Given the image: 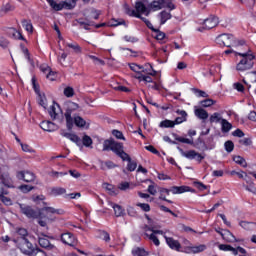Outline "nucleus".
Masks as SVG:
<instances>
[{"mask_svg":"<svg viewBox=\"0 0 256 256\" xmlns=\"http://www.w3.org/2000/svg\"><path fill=\"white\" fill-rule=\"evenodd\" d=\"M19 207L21 213L28 217V219H39V217H41L39 210H35L27 204H19Z\"/></svg>","mask_w":256,"mask_h":256,"instance_id":"obj_7","label":"nucleus"},{"mask_svg":"<svg viewBox=\"0 0 256 256\" xmlns=\"http://www.w3.org/2000/svg\"><path fill=\"white\" fill-rule=\"evenodd\" d=\"M149 7L150 11H160V9H165V7L173 11L175 4H173V0H154Z\"/></svg>","mask_w":256,"mask_h":256,"instance_id":"obj_4","label":"nucleus"},{"mask_svg":"<svg viewBox=\"0 0 256 256\" xmlns=\"http://www.w3.org/2000/svg\"><path fill=\"white\" fill-rule=\"evenodd\" d=\"M218 249H220V251H231V253H233V255H239V253L241 255H247V250H245V248H243L241 246L234 248L233 246H231L229 244H220L218 246Z\"/></svg>","mask_w":256,"mask_h":256,"instance_id":"obj_11","label":"nucleus"},{"mask_svg":"<svg viewBox=\"0 0 256 256\" xmlns=\"http://www.w3.org/2000/svg\"><path fill=\"white\" fill-rule=\"evenodd\" d=\"M112 135L116 137V139H121L122 141H125V136H123V132L119 130H113Z\"/></svg>","mask_w":256,"mask_h":256,"instance_id":"obj_57","label":"nucleus"},{"mask_svg":"<svg viewBox=\"0 0 256 256\" xmlns=\"http://www.w3.org/2000/svg\"><path fill=\"white\" fill-rule=\"evenodd\" d=\"M192 91H193V93L196 94L197 97H204V98L209 97V94H207V92H205L203 90H199L197 88H193Z\"/></svg>","mask_w":256,"mask_h":256,"instance_id":"obj_46","label":"nucleus"},{"mask_svg":"<svg viewBox=\"0 0 256 256\" xmlns=\"http://www.w3.org/2000/svg\"><path fill=\"white\" fill-rule=\"evenodd\" d=\"M147 191L150 195H157V186L155 184L149 185Z\"/></svg>","mask_w":256,"mask_h":256,"instance_id":"obj_63","label":"nucleus"},{"mask_svg":"<svg viewBox=\"0 0 256 256\" xmlns=\"http://www.w3.org/2000/svg\"><path fill=\"white\" fill-rule=\"evenodd\" d=\"M100 167L102 169V171H105V169H115V167H117V165L115 163H113L112 161H106L100 162Z\"/></svg>","mask_w":256,"mask_h":256,"instance_id":"obj_32","label":"nucleus"},{"mask_svg":"<svg viewBox=\"0 0 256 256\" xmlns=\"http://www.w3.org/2000/svg\"><path fill=\"white\" fill-rule=\"evenodd\" d=\"M18 189L22 192V193H29L30 191H33L34 187L30 186V185H21L18 187Z\"/></svg>","mask_w":256,"mask_h":256,"instance_id":"obj_49","label":"nucleus"},{"mask_svg":"<svg viewBox=\"0 0 256 256\" xmlns=\"http://www.w3.org/2000/svg\"><path fill=\"white\" fill-rule=\"evenodd\" d=\"M14 10H15V7L13 5H11V4H6L1 9V11L3 13H9V12L14 11Z\"/></svg>","mask_w":256,"mask_h":256,"instance_id":"obj_59","label":"nucleus"},{"mask_svg":"<svg viewBox=\"0 0 256 256\" xmlns=\"http://www.w3.org/2000/svg\"><path fill=\"white\" fill-rule=\"evenodd\" d=\"M218 45H223L224 47H237V42H235V37L231 34H221L216 38Z\"/></svg>","mask_w":256,"mask_h":256,"instance_id":"obj_8","label":"nucleus"},{"mask_svg":"<svg viewBox=\"0 0 256 256\" xmlns=\"http://www.w3.org/2000/svg\"><path fill=\"white\" fill-rule=\"evenodd\" d=\"M20 49H21L22 53H24L26 59H27L28 61H31V57L29 56V49H27V48L25 47V45H23V44H20Z\"/></svg>","mask_w":256,"mask_h":256,"instance_id":"obj_60","label":"nucleus"},{"mask_svg":"<svg viewBox=\"0 0 256 256\" xmlns=\"http://www.w3.org/2000/svg\"><path fill=\"white\" fill-rule=\"evenodd\" d=\"M126 13L131 17H137L138 19H143L141 15H145L146 17H149V14L151 13V9L149 6L147 7L143 2L138 1L135 3V10H130L126 6Z\"/></svg>","mask_w":256,"mask_h":256,"instance_id":"obj_2","label":"nucleus"},{"mask_svg":"<svg viewBox=\"0 0 256 256\" xmlns=\"http://www.w3.org/2000/svg\"><path fill=\"white\" fill-rule=\"evenodd\" d=\"M15 241H16L18 247L20 248V251H22V253H24L25 255H29V253H31V251H33V244H31V242H29V239L17 238Z\"/></svg>","mask_w":256,"mask_h":256,"instance_id":"obj_9","label":"nucleus"},{"mask_svg":"<svg viewBox=\"0 0 256 256\" xmlns=\"http://www.w3.org/2000/svg\"><path fill=\"white\" fill-rule=\"evenodd\" d=\"M39 245L40 247H43L44 249H48V251H51V249H55V245H53L47 236L39 237Z\"/></svg>","mask_w":256,"mask_h":256,"instance_id":"obj_18","label":"nucleus"},{"mask_svg":"<svg viewBox=\"0 0 256 256\" xmlns=\"http://www.w3.org/2000/svg\"><path fill=\"white\" fill-rule=\"evenodd\" d=\"M164 238L170 249H174V251H179L181 249V243H179V241L167 236H164Z\"/></svg>","mask_w":256,"mask_h":256,"instance_id":"obj_20","label":"nucleus"},{"mask_svg":"<svg viewBox=\"0 0 256 256\" xmlns=\"http://www.w3.org/2000/svg\"><path fill=\"white\" fill-rule=\"evenodd\" d=\"M209 121L210 123H221V121H223V118H221V114L215 112L210 116Z\"/></svg>","mask_w":256,"mask_h":256,"instance_id":"obj_40","label":"nucleus"},{"mask_svg":"<svg viewBox=\"0 0 256 256\" xmlns=\"http://www.w3.org/2000/svg\"><path fill=\"white\" fill-rule=\"evenodd\" d=\"M176 141H179V143H185L186 145H193V140L189 138L177 137Z\"/></svg>","mask_w":256,"mask_h":256,"instance_id":"obj_56","label":"nucleus"},{"mask_svg":"<svg viewBox=\"0 0 256 256\" xmlns=\"http://www.w3.org/2000/svg\"><path fill=\"white\" fill-rule=\"evenodd\" d=\"M22 27H24L27 33H33V23H31V20H23Z\"/></svg>","mask_w":256,"mask_h":256,"instance_id":"obj_36","label":"nucleus"},{"mask_svg":"<svg viewBox=\"0 0 256 256\" xmlns=\"http://www.w3.org/2000/svg\"><path fill=\"white\" fill-rule=\"evenodd\" d=\"M62 137H66V139H69L72 143H76V145H81V138L76 134L63 132Z\"/></svg>","mask_w":256,"mask_h":256,"instance_id":"obj_22","label":"nucleus"},{"mask_svg":"<svg viewBox=\"0 0 256 256\" xmlns=\"http://www.w3.org/2000/svg\"><path fill=\"white\" fill-rule=\"evenodd\" d=\"M224 147L227 151V153H231L233 149H235V144H233V141L228 140L225 142Z\"/></svg>","mask_w":256,"mask_h":256,"instance_id":"obj_42","label":"nucleus"},{"mask_svg":"<svg viewBox=\"0 0 256 256\" xmlns=\"http://www.w3.org/2000/svg\"><path fill=\"white\" fill-rule=\"evenodd\" d=\"M41 129H43V131H48L49 133L53 132V131H57V125H55V123L51 122V121H43L40 124Z\"/></svg>","mask_w":256,"mask_h":256,"instance_id":"obj_19","label":"nucleus"},{"mask_svg":"<svg viewBox=\"0 0 256 256\" xmlns=\"http://www.w3.org/2000/svg\"><path fill=\"white\" fill-rule=\"evenodd\" d=\"M61 240L63 243H65V245H69L70 247H73V245L76 243L75 236H73V234L70 232L62 234Z\"/></svg>","mask_w":256,"mask_h":256,"instance_id":"obj_15","label":"nucleus"},{"mask_svg":"<svg viewBox=\"0 0 256 256\" xmlns=\"http://www.w3.org/2000/svg\"><path fill=\"white\" fill-rule=\"evenodd\" d=\"M132 255L133 256H147L148 254H147V251H145V249L136 247L132 250Z\"/></svg>","mask_w":256,"mask_h":256,"instance_id":"obj_39","label":"nucleus"},{"mask_svg":"<svg viewBox=\"0 0 256 256\" xmlns=\"http://www.w3.org/2000/svg\"><path fill=\"white\" fill-rule=\"evenodd\" d=\"M244 49L246 50L245 52H238L239 57H242V59L236 65V71H239L240 73H244V71H249L253 69V61H255V55L251 53V49L249 48V46L245 45Z\"/></svg>","mask_w":256,"mask_h":256,"instance_id":"obj_1","label":"nucleus"},{"mask_svg":"<svg viewBox=\"0 0 256 256\" xmlns=\"http://www.w3.org/2000/svg\"><path fill=\"white\" fill-rule=\"evenodd\" d=\"M39 220H38V224L40 227H47V217L45 216H38Z\"/></svg>","mask_w":256,"mask_h":256,"instance_id":"obj_58","label":"nucleus"},{"mask_svg":"<svg viewBox=\"0 0 256 256\" xmlns=\"http://www.w3.org/2000/svg\"><path fill=\"white\" fill-rule=\"evenodd\" d=\"M18 179H22L26 183H33L35 181L36 177L33 172L30 171H21L17 174Z\"/></svg>","mask_w":256,"mask_h":256,"instance_id":"obj_13","label":"nucleus"},{"mask_svg":"<svg viewBox=\"0 0 256 256\" xmlns=\"http://www.w3.org/2000/svg\"><path fill=\"white\" fill-rule=\"evenodd\" d=\"M109 205H111V207L114 209L115 217H121L123 213H125V210H123V207H121L119 204L109 202Z\"/></svg>","mask_w":256,"mask_h":256,"instance_id":"obj_27","label":"nucleus"},{"mask_svg":"<svg viewBox=\"0 0 256 256\" xmlns=\"http://www.w3.org/2000/svg\"><path fill=\"white\" fill-rule=\"evenodd\" d=\"M135 169H137V162L133 160H128L127 170L133 172L135 171Z\"/></svg>","mask_w":256,"mask_h":256,"instance_id":"obj_51","label":"nucleus"},{"mask_svg":"<svg viewBox=\"0 0 256 256\" xmlns=\"http://www.w3.org/2000/svg\"><path fill=\"white\" fill-rule=\"evenodd\" d=\"M65 193H67V190L63 187H52L50 189V195H53L54 197L65 195Z\"/></svg>","mask_w":256,"mask_h":256,"instance_id":"obj_28","label":"nucleus"},{"mask_svg":"<svg viewBox=\"0 0 256 256\" xmlns=\"http://www.w3.org/2000/svg\"><path fill=\"white\" fill-rule=\"evenodd\" d=\"M221 125H222V133H229L233 127V125H231V123H229V121L225 119H222Z\"/></svg>","mask_w":256,"mask_h":256,"instance_id":"obj_34","label":"nucleus"},{"mask_svg":"<svg viewBox=\"0 0 256 256\" xmlns=\"http://www.w3.org/2000/svg\"><path fill=\"white\" fill-rule=\"evenodd\" d=\"M72 119H73V124H75L76 127L83 128L85 127V125H87V121H85V119H83V117L81 116L74 115Z\"/></svg>","mask_w":256,"mask_h":256,"instance_id":"obj_26","label":"nucleus"},{"mask_svg":"<svg viewBox=\"0 0 256 256\" xmlns=\"http://www.w3.org/2000/svg\"><path fill=\"white\" fill-rule=\"evenodd\" d=\"M79 109V104L69 101L66 103V112L64 114V117L66 119V126L69 131L73 129V112L77 111Z\"/></svg>","mask_w":256,"mask_h":256,"instance_id":"obj_3","label":"nucleus"},{"mask_svg":"<svg viewBox=\"0 0 256 256\" xmlns=\"http://www.w3.org/2000/svg\"><path fill=\"white\" fill-rule=\"evenodd\" d=\"M40 211V217H46V219H49V215H55V213H59V210L53 208V207H43L42 209H39Z\"/></svg>","mask_w":256,"mask_h":256,"instance_id":"obj_16","label":"nucleus"},{"mask_svg":"<svg viewBox=\"0 0 256 256\" xmlns=\"http://www.w3.org/2000/svg\"><path fill=\"white\" fill-rule=\"evenodd\" d=\"M32 201H34L36 205H45V197L43 195H33Z\"/></svg>","mask_w":256,"mask_h":256,"instance_id":"obj_38","label":"nucleus"},{"mask_svg":"<svg viewBox=\"0 0 256 256\" xmlns=\"http://www.w3.org/2000/svg\"><path fill=\"white\" fill-rule=\"evenodd\" d=\"M136 207H140V209L145 213H149V211H151V206L147 203H137Z\"/></svg>","mask_w":256,"mask_h":256,"instance_id":"obj_44","label":"nucleus"},{"mask_svg":"<svg viewBox=\"0 0 256 256\" xmlns=\"http://www.w3.org/2000/svg\"><path fill=\"white\" fill-rule=\"evenodd\" d=\"M160 127L173 128L175 127V123L174 121H171V120H164L160 123Z\"/></svg>","mask_w":256,"mask_h":256,"instance_id":"obj_45","label":"nucleus"},{"mask_svg":"<svg viewBox=\"0 0 256 256\" xmlns=\"http://www.w3.org/2000/svg\"><path fill=\"white\" fill-rule=\"evenodd\" d=\"M17 233V239H27L29 233L27 232V229L25 228H18L16 230Z\"/></svg>","mask_w":256,"mask_h":256,"instance_id":"obj_37","label":"nucleus"},{"mask_svg":"<svg viewBox=\"0 0 256 256\" xmlns=\"http://www.w3.org/2000/svg\"><path fill=\"white\" fill-rule=\"evenodd\" d=\"M188 191H191V188H189L188 186H173L172 188H170V193H173V195L187 193Z\"/></svg>","mask_w":256,"mask_h":256,"instance_id":"obj_21","label":"nucleus"},{"mask_svg":"<svg viewBox=\"0 0 256 256\" xmlns=\"http://www.w3.org/2000/svg\"><path fill=\"white\" fill-rule=\"evenodd\" d=\"M158 17L160 19V25H165V23H167V21L171 19V12H167L164 10L159 13Z\"/></svg>","mask_w":256,"mask_h":256,"instance_id":"obj_25","label":"nucleus"},{"mask_svg":"<svg viewBox=\"0 0 256 256\" xmlns=\"http://www.w3.org/2000/svg\"><path fill=\"white\" fill-rule=\"evenodd\" d=\"M194 113H195L196 117H198V119H202L203 121H205V119L209 118V113L206 112V110L203 108H196Z\"/></svg>","mask_w":256,"mask_h":256,"instance_id":"obj_24","label":"nucleus"},{"mask_svg":"<svg viewBox=\"0 0 256 256\" xmlns=\"http://www.w3.org/2000/svg\"><path fill=\"white\" fill-rule=\"evenodd\" d=\"M0 47H2V49H7V47H9V40L4 37H0Z\"/></svg>","mask_w":256,"mask_h":256,"instance_id":"obj_61","label":"nucleus"},{"mask_svg":"<svg viewBox=\"0 0 256 256\" xmlns=\"http://www.w3.org/2000/svg\"><path fill=\"white\" fill-rule=\"evenodd\" d=\"M140 19H141V21H143L145 23V25L148 27V29H151V31H157V29H155L153 27V24L149 20H147V18L143 17Z\"/></svg>","mask_w":256,"mask_h":256,"instance_id":"obj_62","label":"nucleus"},{"mask_svg":"<svg viewBox=\"0 0 256 256\" xmlns=\"http://www.w3.org/2000/svg\"><path fill=\"white\" fill-rule=\"evenodd\" d=\"M159 193H160L159 199H161L162 201H167V203H172L171 200H167V198L165 197V195H169L171 193V189L160 188Z\"/></svg>","mask_w":256,"mask_h":256,"instance_id":"obj_31","label":"nucleus"},{"mask_svg":"<svg viewBox=\"0 0 256 256\" xmlns=\"http://www.w3.org/2000/svg\"><path fill=\"white\" fill-rule=\"evenodd\" d=\"M40 70L42 71V73H48L46 75L47 79H49L50 81H55V78L54 77H51L53 71L51 70V67H49L48 65H41L40 66Z\"/></svg>","mask_w":256,"mask_h":256,"instance_id":"obj_29","label":"nucleus"},{"mask_svg":"<svg viewBox=\"0 0 256 256\" xmlns=\"http://www.w3.org/2000/svg\"><path fill=\"white\" fill-rule=\"evenodd\" d=\"M88 57L94 61L95 65H105V61L99 59L97 56L89 55Z\"/></svg>","mask_w":256,"mask_h":256,"instance_id":"obj_55","label":"nucleus"},{"mask_svg":"<svg viewBox=\"0 0 256 256\" xmlns=\"http://www.w3.org/2000/svg\"><path fill=\"white\" fill-rule=\"evenodd\" d=\"M203 25H204V27L196 28V31L203 33V31H205V29H214V27H217V25H219V18H217L215 16H210L209 18H207L203 21Z\"/></svg>","mask_w":256,"mask_h":256,"instance_id":"obj_10","label":"nucleus"},{"mask_svg":"<svg viewBox=\"0 0 256 256\" xmlns=\"http://www.w3.org/2000/svg\"><path fill=\"white\" fill-rule=\"evenodd\" d=\"M82 143L84 147H91L93 145V139L90 136L84 135L82 138Z\"/></svg>","mask_w":256,"mask_h":256,"instance_id":"obj_41","label":"nucleus"},{"mask_svg":"<svg viewBox=\"0 0 256 256\" xmlns=\"http://www.w3.org/2000/svg\"><path fill=\"white\" fill-rule=\"evenodd\" d=\"M221 237L224 239V241H226L227 243H238V240L235 235H233V233H231V231L229 230H225L224 233H220Z\"/></svg>","mask_w":256,"mask_h":256,"instance_id":"obj_17","label":"nucleus"},{"mask_svg":"<svg viewBox=\"0 0 256 256\" xmlns=\"http://www.w3.org/2000/svg\"><path fill=\"white\" fill-rule=\"evenodd\" d=\"M234 161L238 165H242V167H247V162H245V159H243V157L241 156L234 157Z\"/></svg>","mask_w":256,"mask_h":256,"instance_id":"obj_53","label":"nucleus"},{"mask_svg":"<svg viewBox=\"0 0 256 256\" xmlns=\"http://www.w3.org/2000/svg\"><path fill=\"white\" fill-rule=\"evenodd\" d=\"M131 71H134V73H147V69H145V67L136 64V63H132L129 65Z\"/></svg>","mask_w":256,"mask_h":256,"instance_id":"obj_30","label":"nucleus"},{"mask_svg":"<svg viewBox=\"0 0 256 256\" xmlns=\"http://www.w3.org/2000/svg\"><path fill=\"white\" fill-rule=\"evenodd\" d=\"M207 249V246L205 244H200L198 246H188L185 248V253H188L189 255L193 254L196 255L197 253H203Z\"/></svg>","mask_w":256,"mask_h":256,"instance_id":"obj_14","label":"nucleus"},{"mask_svg":"<svg viewBox=\"0 0 256 256\" xmlns=\"http://www.w3.org/2000/svg\"><path fill=\"white\" fill-rule=\"evenodd\" d=\"M179 151L182 155V157H185L186 159H196L199 163H201L202 159H205V156L201 155L200 153H197L195 150H189V151H183V149L179 148Z\"/></svg>","mask_w":256,"mask_h":256,"instance_id":"obj_12","label":"nucleus"},{"mask_svg":"<svg viewBox=\"0 0 256 256\" xmlns=\"http://www.w3.org/2000/svg\"><path fill=\"white\" fill-rule=\"evenodd\" d=\"M64 95L65 97H73V95H75V90H73L72 87L68 86L64 89Z\"/></svg>","mask_w":256,"mask_h":256,"instance_id":"obj_54","label":"nucleus"},{"mask_svg":"<svg viewBox=\"0 0 256 256\" xmlns=\"http://www.w3.org/2000/svg\"><path fill=\"white\" fill-rule=\"evenodd\" d=\"M154 33H156L155 38L158 41H163V39H165V33L161 32L159 30L154 31Z\"/></svg>","mask_w":256,"mask_h":256,"instance_id":"obj_64","label":"nucleus"},{"mask_svg":"<svg viewBox=\"0 0 256 256\" xmlns=\"http://www.w3.org/2000/svg\"><path fill=\"white\" fill-rule=\"evenodd\" d=\"M115 140L107 139L103 142V151H112Z\"/></svg>","mask_w":256,"mask_h":256,"instance_id":"obj_33","label":"nucleus"},{"mask_svg":"<svg viewBox=\"0 0 256 256\" xmlns=\"http://www.w3.org/2000/svg\"><path fill=\"white\" fill-rule=\"evenodd\" d=\"M20 146L24 153H35V150H33L29 144H23V142H20Z\"/></svg>","mask_w":256,"mask_h":256,"instance_id":"obj_43","label":"nucleus"},{"mask_svg":"<svg viewBox=\"0 0 256 256\" xmlns=\"http://www.w3.org/2000/svg\"><path fill=\"white\" fill-rule=\"evenodd\" d=\"M118 157H120L122 161H131V156H129L124 149L118 154Z\"/></svg>","mask_w":256,"mask_h":256,"instance_id":"obj_52","label":"nucleus"},{"mask_svg":"<svg viewBox=\"0 0 256 256\" xmlns=\"http://www.w3.org/2000/svg\"><path fill=\"white\" fill-rule=\"evenodd\" d=\"M51 119L53 121H58V123H63L64 115H63V110L61 109V106L59 104L54 103L49 111H48Z\"/></svg>","mask_w":256,"mask_h":256,"instance_id":"obj_6","label":"nucleus"},{"mask_svg":"<svg viewBox=\"0 0 256 256\" xmlns=\"http://www.w3.org/2000/svg\"><path fill=\"white\" fill-rule=\"evenodd\" d=\"M123 149H124L123 143L114 141V144L112 146V151L113 153H115V155H118Z\"/></svg>","mask_w":256,"mask_h":256,"instance_id":"obj_35","label":"nucleus"},{"mask_svg":"<svg viewBox=\"0 0 256 256\" xmlns=\"http://www.w3.org/2000/svg\"><path fill=\"white\" fill-rule=\"evenodd\" d=\"M50 7L54 9V11H61L62 9H73L75 5H77V0H66L61 3L55 2V0H47Z\"/></svg>","mask_w":256,"mask_h":256,"instance_id":"obj_5","label":"nucleus"},{"mask_svg":"<svg viewBox=\"0 0 256 256\" xmlns=\"http://www.w3.org/2000/svg\"><path fill=\"white\" fill-rule=\"evenodd\" d=\"M5 195H7V192H1L0 201H2L4 205H11V199L7 198Z\"/></svg>","mask_w":256,"mask_h":256,"instance_id":"obj_48","label":"nucleus"},{"mask_svg":"<svg viewBox=\"0 0 256 256\" xmlns=\"http://www.w3.org/2000/svg\"><path fill=\"white\" fill-rule=\"evenodd\" d=\"M8 35H9V37H12V39H18V40L25 41V38L23 37L21 32H19L15 28H9Z\"/></svg>","mask_w":256,"mask_h":256,"instance_id":"obj_23","label":"nucleus"},{"mask_svg":"<svg viewBox=\"0 0 256 256\" xmlns=\"http://www.w3.org/2000/svg\"><path fill=\"white\" fill-rule=\"evenodd\" d=\"M66 45L70 49H73V51H75V53H81V46H79V44H77V43H67Z\"/></svg>","mask_w":256,"mask_h":256,"instance_id":"obj_47","label":"nucleus"},{"mask_svg":"<svg viewBox=\"0 0 256 256\" xmlns=\"http://www.w3.org/2000/svg\"><path fill=\"white\" fill-rule=\"evenodd\" d=\"M201 107H211V105H215V101L213 99H206L200 101Z\"/></svg>","mask_w":256,"mask_h":256,"instance_id":"obj_50","label":"nucleus"}]
</instances>
